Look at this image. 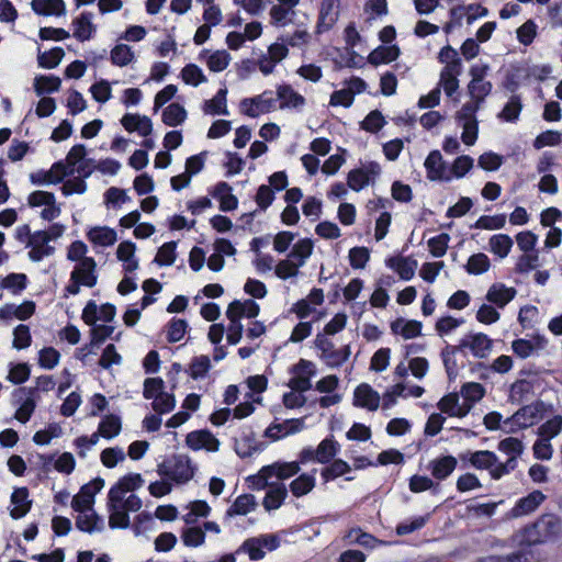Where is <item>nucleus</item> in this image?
<instances>
[{
  "instance_id": "obj_1",
  "label": "nucleus",
  "mask_w": 562,
  "mask_h": 562,
  "mask_svg": "<svg viewBox=\"0 0 562 562\" xmlns=\"http://www.w3.org/2000/svg\"><path fill=\"white\" fill-rule=\"evenodd\" d=\"M562 530L561 520L554 514H544L533 524L524 528L521 542L528 546L547 543L555 540Z\"/></svg>"
},
{
  "instance_id": "obj_2",
  "label": "nucleus",
  "mask_w": 562,
  "mask_h": 562,
  "mask_svg": "<svg viewBox=\"0 0 562 562\" xmlns=\"http://www.w3.org/2000/svg\"><path fill=\"white\" fill-rule=\"evenodd\" d=\"M195 465L186 454H173L158 464L157 472L177 484L189 482L195 473Z\"/></svg>"
},
{
  "instance_id": "obj_3",
  "label": "nucleus",
  "mask_w": 562,
  "mask_h": 562,
  "mask_svg": "<svg viewBox=\"0 0 562 562\" xmlns=\"http://www.w3.org/2000/svg\"><path fill=\"white\" fill-rule=\"evenodd\" d=\"M546 404L537 401L519 408L515 414L503 422L506 432L514 434L520 429L529 428L542 419Z\"/></svg>"
},
{
  "instance_id": "obj_4",
  "label": "nucleus",
  "mask_w": 562,
  "mask_h": 562,
  "mask_svg": "<svg viewBox=\"0 0 562 562\" xmlns=\"http://www.w3.org/2000/svg\"><path fill=\"white\" fill-rule=\"evenodd\" d=\"M280 546V538L274 533L260 535L246 539L237 549L236 553H244L251 561H258L265 558L266 552H271Z\"/></svg>"
},
{
  "instance_id": "obj_5",
  "label": "nucleus",
  "mask_w": 562,
  "mask_h": 562,
  "mask_svg": "<svg viewBox=\"0 0 562 562\" xmlns=\"http://www.w3.org/2000/svg\"><path fill=\"white\" fill-rule=\"evenodd\" d=\"M314 345L321 351L319 358L329 368L341 367L350 357V346L346 345L340 349H336L334 342L325 336V334H317L314 339Z\"/></svg>"
},
{
  "instance_id": "obj_6",
  "label": "nucleus",
  "mask_w": 562,
  "mask_h": 562,
  "mask_svg": "<svg viewBox=\"0 0 562 562\" xmlns=\"http://www.w3.org/2000/svg\"><path fill=\"white\" fill-rule=\"evenodd\" d=\"M498 450L508 456L506 462H499L497 469L493 472V479L499 480L504 475L514 471L518 464L517 459L524 452V443L515 437H508L498 442Z\"/></svg>"
},
{
  "instance_id": "obj_7",
  "label": "nucleus",
  "mask_w": 562,
  "mask_h": 562,
  "mask_svg": "<svg viewBox=\"0 0 562 562\" xmlns=\"http://www.w3.org/2000/svg\"><path fill=\"white\" fill-rule=\"evenodd\" d=\"M240 112L249 117H258L277 109V99L272 90H266L252 98H245L239 103Z\"/></svg>"
},
{
  "instance_id": "obj_8",
  "label": "nucleus",
  "mask_w": 562,
  "mask_h": 562,
  "mask_svg": "<svg viewBox=\"0 0 562 562\" xmlns=\"http://www.w3.org/2000/svg\"><path fill=\"white\" fill-rule=\"evenodd\" d=\"M300 472L299 462H274L270 465L263 467L256 477L259 488H266L269 480L276 477L277 480H286Z\"/></svg>"
},
{
  "instance_id": "obj_9",
  "label": "nucleus",
  "mask_w": 562,
  "mask_h": 562,
  "mask_svg": "<svg viewBox=\"0 0 562 562\" xmlns=\"http://www.w3.org/2000/svg\"><path fill=\"white\" fill-rule=\"evenodd\" d=\"M35 393L36 389L27 387H19L12 393L13 405L18 406L14 417L22 424L27 423L35 411Z\"/></svg>"
},
{
  "instance_id": "obj_10",
  "label": "nucleus",
  "mask_w": 562,
  "mask_h": 562,
  "mask_svg": "<svg viewBox=\"0 0 562 562\" xmlns=\"http://www.w3.org/2000/svg\"><path fill=\"white\" fill-rule=\"evenodd\" d=\"M461 352L469 350L475 358H486L492 350V339L483 333H470L459 341Z\"/></svg>"
},
{
  "instance_id": "obj_11",
  "label": "nucleus",
  "mask_w": 562,
  "mask_h": 562,
  "mask_svg": "<svg viewBox=\"0 0 562 562\" xmlns=\"http://www.w3.org/2000/svg\"><path fill=\"white\" fill-rule=\"evenodd\" d=\"M27 203L31 207L45 206L41 212V217L45 221H53L61 213L60 206L56 204L55 195L52 192L34 191L29 195Z\"/></svg>"
},
{
  "instance_id": "obj_12",
  "label": "nucleus",
  "mask_w": 562,
  "mask_h": 562,
  "mask_svg": "<svg viewBox=\"0 0 562 562\" xmlns=\"http://www.w3.org/2000/svg\"><path fill=\"white\" fill-rule=\"evenodd\" d=\"M381 172V167L375 161H370L369 164L362 166L361 168L352 169L349 171L347 177V186L359 192L363 188H366L371 180H373Z\"/></svg>"
},
{
  "instance_id": "obj_13",
  "label": "nucleus",
  "mask_w": 562,
  "mask_h": 562,
  "mask_svg": "<svg viewBox=\"0 0 562 562\" xmlns=\"http://www.w3.org/2000/svg\"><path fill=\"white\" fill-rule=\"evenodd\" d=\"M274 99L279 102L277 108L280 110L301 111L306 103L305 98L286 83L277 86Z\"/></svg>"
},
{
  "instance_id": "obj_14",
  "label": "nucleus",
  "mask_w": 562,
  "mask_h": 562,
  "mask_svg": "<svg viewBox=\"0 0 562 562\" xmlns=\"http://www.w3.org/2000/svg\"><path fill=\"white\" fill-rule=\"evenodd\" d=\"M187 446L194 450H206L209 452H216L220 449V440L206 429L194 430L186 437Z\"/></svg>"
},
{
  "instance_id": "obj_15",
  "label": "nucleus",
  "mask_w": 562,
  "mask_h": 562,
  "mask_svg": "<svg viewBox=\"0 0 562 562\" xmlns=\"http://www.w3.org/2000/svg\"><path fill=\"white\" fill-rule=\"evenodd\" d=\"M427 178L430 181H450L451 175L447 171L446 162L442 159V155L439 150H431L424 162Z\"/></svg>"
},
{
  "instance_id": "obj_16",
  "label": "nucleus",
  "mask_w": 562,
  "mask_h": 562,
  "mask_svg": "<svg viewBox=\"0 0 562 562\" xmlns=\"http://www.w3.org/2000/svg\"><path fill=\"white\" fill-rule=\"evenodd\" d=\"M48 243L49 233H46L45 231H37L33 233L32 237L29 239L27 245V247H31V250L29 251V258L34 262H38L43 258L52 256L55 251V248L49 246Z\"/></svg>"
},
{
  "instance_id": "obj_17",
  "label": "nucleus",
  "mask_w": 562,
  "mask_h": 562,
  "mask_svg": "<svg viewBox=\"0 0 562 562\" xmlns=\"http://www.w3.org/2000/svg\"><path fill=\"white\" fill-rule=\"evenodd\" d=\"M546 499V496L540 491H533L527 496L519 498L515 506L510 509L509 516L512 518H518L535 512Z\"/></svg>"
},
{
  "instance_id": "obj_18",
  "label": "nucleus",
  "mask_w": 562,
  "mask_h": 562,
  "mask_svg": "<svg viewBox=\"0 0 562 562\" xmlns=\"http://www.w3.org/2000/svg\"><path fill=\"white\" fill-rule=\"evenodd\" d=\"M517 291L515 288L506 286L504 283H493L485 295L488 303L497 308H504L510 301L515 299Z\"/></svg>"
},
{
  "instance_id": "obj_19",
  "label": "nucleus",
  "mask_w": 562,
  "mask_h": 562,
  "mask_svg": "<svg viewBox=\"0 0 562 562\" xmlns=\"http://www.w3.org/2000/svg\"><path fill=\"white\" fill-rule=\"evenodd\" d=\"M95 260L93 258L82 259L71 271V279H77L83 286L93 288L97 284Z\"/></svg>"
},
{
  "instance_id": "obj_20",
  "label": "nucleus",
  "mask_w": 562,
  "mask_h": 562,
  "mask_svg": "<svg viewBox=\"0 0 562 562\" xmlns=\"http://www.w3.org/2000/svg\"><path fill=\"white\" fill-rule=\"evenodd\" d=\"M458 465V459L453 456H442L428 463V470L432 477L443 481L449 477Z\"/></svg>"
},
{
  "instance_id": "obj_21",
  "label": "nucleus",
  "mask_w": 562,
  "mask_h": 562,
  "mask_svg": "<svg viewBox=\"0 0 562 562\" xmlns=\"http://www.w3.org/2000/svg\"><path fill=\"white\" fill-rule=\"evenodd\" d=\"M353 404L369 411H376L380 405V395L369 384H360L353 394Z\"/></svg>"
},
{
  "instance_id": "obj_22",
  "label": "nucleus",
  "mask_w": 562,
  "mask_h": 562,
  "mask_svg": "<svg viewBox=\"0 0 562 562\" xmlns=\"http://www.w3.org/2000/svg\"><path fill=\"white\" fill-rule=\"evenodd\" d=\"M76 527L83 532H101L104 529V520L98 516L94 509L77 512Z\"/></svg>"
},
{
  "instance_id": "obj_23",
  "label": "nucleus",
  "mask_w": 562,
  "mask_h": 562,
  "mask_svg": "<svg viewBox=\"0 0 562 562\" xmlns=\"http://www.w3.org/2000/svg\"><path fill=\"white\" fill-rule=\"evenodd\" d=\"M304 428L303 419H288L281 424H272L270 425L266 431V437L271 440H279L288 435L296 434Z\"/></svg>"
},
{
  "instance_id": "obj_24",
  "label": "nucleus",
  "mask_w": 562,
  "mask_h": 562,
  "mask_svg": "<svg viewBox=\"0 0 562 562\" xmlns=\"http://www.w3.org/2000/svg\"><path fill=\"white\" fill-rule=\"evenodd\" d=\"M11 504L10 516L13 519L24 517L32 506V501L29 499V490L26 487L15 488L11 494Z\"/></svg>"
},
{
  "instance_id": "obj_25",
  "label": "nucleus",
  "mask_w": 562,
  "mask_h": 562,
  "mask_svg": "<svg viewBox=\"0 0 562 562\" xmlns=\"http://www.w3.org/2000/svg\"><path fill=\"white\" fill-rule=\"evenodd\" d=\"M35 312V303L32 301H25L20 305L5 304L0 307V319L9 321L13 317L25 321L30 318Z\"/></svg>"
},
{
  "instance_id": "obj_26",
  "label": "nucleus",
  "mask_w": 562,
  "mask_h": 562,
  "mask_svg": "<svg viewBox=\"0 0 562 562\" xmlns=\"http://www.w3.org/2000/svg\"><path fill=\"white\" fill-rule=\"evenodd\" d=\"M438 408L449 416L464 417L471 409V404H460L457 393H449L438 402Z\"/></svg>"
},
{
  "instance_id": "obj_27",
  "label": "nucleus",
  "mask_w": 562,
  "mask_h": 562,
  "mask_svg": "<svg viewBox=\"0 0 562 562\" xmlns=\"http://www.w3.org/2000/svg\"><path fill=\"white\" fill-rule=\"evenodd\" d=\"M386 266L397 272L402 280L408 281L415 276L417 260L409 257H391L385 261Z\"/></svg>"
},
{
  "instance_id": "obj_28",
  "label": "nucleus",
  "mask_w": 562,
  "mask_h": 562,
  "mask_svg": "<svg viewBox=\"0 0 562 562\" xmlns=\"http://www.w3.org/2000/svg\"><path fill=\"white\" fill-rule=\"evenodd\" d=\"M268 491L266 492V496L263 498L262 505L266 510H274L281 507L286 495L288 490L282 483H270L266 486Z\"/></svg>"
},
{
  "instance_id": "obj_29",
  "label": "nucleus",
  "mask_w": 562,
  "mask_h": 562,
  "mask_svg": "<svg viewBox=\"0 0 562 562\" xmlns=\"http://www.w3.org/2000/svg\"><path fill=\"white\" fill-rule=\"evenodd\" d=\"M259 312L260 307L255 301L250 299L243 302L235 300L228 305L226 316L233 315L239 319L241 317L255 318L258 316Z\"/></svg>"
},
{
  "instance_id": "obj_30",
  "label": "nucleus",
  "mask_w": 562,
  "mask_h": 562,
  "mask_svg": "<svg viewBox=\"0 0 562 562\" xmlns=\"http://www.w3.org/2000/svg\"><path fill=\"white\" fill-rule=\"evenodd\" d=\"M297 12L295 8L284 4H274L270 9L271 23L279 27H285L296 22Z\"/></svg>"
},
{
  "instance_id": "obj_31",
  "label": "nucleus",
  "mask_w": 562,
  "mask_h": 562,
  "mask_svg": "<svg viewBox=\"0 0 562 562\" xmlns=\"http://www.w3.org/2000/svg\"><path fill=\"white\" fill-rule=\"evenodd\" d=\"M92 13L86 11L82 12L80 16L74 21V36L79 42L89 41L95 32V27L92 24Z\"/></svg>"
},
{
  "instance_id": "obj_32",
  "label": "nucleus",
  "mask_w": 562,
  "mask_h": 562,
  "mask_svg": "<svg viewBox=\"0 0 562 562\" xmlns=\"http://www.w3.org/2000/svg\"><path fill=\"white\" fill-rule=\"evenodd\" d=\"M499 465L498 457L490 450L474 451V457L471 460V467L476 470H488L493 477V472Z\"/></svg>"
},
{
  "instance_id": "obj_33",
  "label": "nucleus",
  "mask_w": 562,
  "mask_h": 562,
  "mask_svg": "<svg viewBox=\"0 0 562 562\" xmlns=\"http://www.w3.org/2000/svg\"><path fill=\"white\" fill-rule=\"evenodd\" d=\"M293 24L295 25L294 31L292 33L284 32L278 37V40L286 43L288 46L292 47H301L307 44L311 36L306 25L301 21Z\"/></svg>"
},
{
  "instance_id": "obj_34",
  "label": "nucleus",
  "mask_w": 562,
  "mask_h": 562,
  "mask_svg": "<svg viewBox=\"0 0 562 562\" xmlns=\"http://www.w3.org/2000/svg\"><path fill=\"white\" fill-rule=\"evenodd\" d=\"M227 89L222 88L220 89L213 99L206 100L203 103V112L205 114L211 115H228V109H227Z\"/></svg>"
},
{
  "instance_id": "obj_35",
  "label": "nucleus",
  "mask_w": 562,
  "mask_h": 562,
  "mask_svg": "<svg viewBox=\"0 0 562 562\" xmlns=\"http://www.w3.org/2000/svg\"><path fill=\"white\" fill-rule=\"evenodd\" d=\"M87 237L92 244L103 247L114 245L117 239L116 232L108 226H97L91 228L87 233Z\"/></svg>"
},
{
  "instance_id": "obj_36",
  "label": "nucleus",
  "mask_w": 562,
  "mask_h": 562,
  "mask_svg": "<svg viewBox=\"0 0 562 562\" xmlns=\"http://www.w3.org/2000/svg\"><path fill=\"white\" fill-rule=\"evenodd\" d=\"M86 147L82 144H77L70 148L68 151L65 161L67 165L75 169L80 176L88 177L90 171H87L85 168V157H86Z\"/></svg>"
},
{
  "instance_id": "obj_37",
  "label": "nucleus",
  "mask_w": 562,
  "mask_h": 562,
  "mask_svg": "<svg viewBox=\"0 0 562 562\" xmlns=\"http://www.w3.org/2000/svg\"><path fill=\"white\" fill-rule=\"evenodd\" d=\"M313 248L314 244L310 238L300 239L294 244L288 257L301 268L311 257Z\"/></svg>"
},
{
  "instance_id": "obj_38",
  "label": "nucleus",
  "mask_w": 562,
  "mask_h": 562,
  "mask_svg": "<svg viewBox=\"0 0 562 562\" xmlns=\"http://www.w3.org/2000/svg\"><path fill=\"white\" fill-rule=\"evenodd\" d=\"M315 473L314 469L311 473H303L293 480L290 484V491L295 497H302L308 494L315 487Z\"/></svg>"
},
{
  "instance_id": "obj_39",
  "label": "nucleus",
  "mask_w": 562,
  "mask_h": 562,
  "mask_svg": "<svg viewBox=\"0 0 562 562\" xmlns=\"http://www.w3.org/2000/svg\"><path fill=\"white\" fill-rule=\"evenodd\" d=\"M32 10L40 15H63L65 3L63 0H32Z\"/></svg>"
},
{
  "instance_id": "obj_40",
  "label": "nucleus",
  "mask_w": 562,
  "mask_h": 562,
  "mask_svg": "<svg viewBox=\"0 0 562 562\" xmlns=\"http://www.w3.org/2000/svg\"><path fill=\"white\" fill-rule=\"evenodd\" d=\"M493 85L488 80L484 81H470L468 83V94L471 98V102L482 106L485 99L491 94Z\"/></svg>"
},
{
  "instance_id": "obj_41",
  "label": "nucleus",
  "mask_w": 562,
  "mask_h": 562,
  "mask_svg": "<svg viewBox=\"0 0 562 562\" xmlns=\"http://www.w3.org/2000/svg\"><path fill=\"white\" fill-rule=\"evenodd\" d=\"M398 56L400 48L397 46H379L370 53L368 60L371 65L378 66L381 64H389L395 60Z\"/></svg>"
},
{
  "instance_id": "obj_42",
  "label": "nucleus",
  "mask_w": 562,
  "mask_h": 562,
  "mask_svg": "<svg viewBox=\"0 0 562 562\" xmlns=\"http://www.w3.org/2000/svg\"><path fill=\"white\" fill-rule=\"evenodd\" d=\"M340 445L333 436L323 439L316 448V462L328 463L339 452Z\"/></svg>"
},
{
  "instance_id": "obj_43",
  "label": "nucleus",
  "mask_w": 562,
  "mask_h": 562,
  "mask_svg": "<svg viewBox=\"0 0 562 562\" xmlns=\"http://www.w3.org/2000/svg\"><path fill=\"white\" fill-rule=\"evenodd\" d=\"M338 13L334 10V1L326 0L322 3L318 22H317V32L323 33L328 31L337 21Z\"/></svg>"
},
{
  "instance_id": "obj_44",
  "label": "nucleus",
  "mask_w": 562,
  "mask_h": 562,
  "mask_svg": "<svg viewBox=\"0 0 562 562\" xmlns=\"http://www.w3.org/2000/svg\"><path fill=\"white\" fill-rule=\"evenodd\" d=\"M535 385L528 380H518L512 384L509 400L512 403L521 404L528 401L533 394Z\"/></svg>"
},
{
  "instance_id": "obj_45",
  "label": "nucleus",
  "mask_w": 562,
  "mask_h": 562,
  "mask_svg": "<svg viewBox=\"0 0 562 562\" xmlns=\"http://www.w3.org/2000/svg\"><path fill=\"white\" fill-rule=\"evenodd\" d=\"M263 447L258 443L252 432L243 436L240 439H236L235 450L236 453L241 458H248L252 454L262 451Z\"/></svg>"
},
{
  "instance_id": "obj_46",
  "label": "nucleus",
  "mask_w": 562,
  "mask_h": 562,
  "mask_svg": "<svg viewBox=\"0 0 562 562\" xmlns=\"http://www.w3.org/2000/svg\"><path fill=\"white\" fill-rule=\"evenodd\" d=\"M522 110V102L519 95L513 94L503 110L498 113L497 117L505 122L515 123L518 121Z\"/></svg>"
},
{
  "instance_id": "obj_47",
  "label": "nucleus",
  "mask_w": 562,
  "mask_h": 562,
  "mask_svg": "<svg viewBox=\"0 0 562 562\" xmlns=\"http://www.w3.org/2000/svg\"><path fill=\"white\" fill-rule=\"evenodd\" d=\"M256 498L251 494L239 495L233 505L227 509L226 515L232 517L235 515H247L256 508Z\"/></svg>"
},
{
  "instance_id": "obj_48",
  "label": "nucleus",
  "mask_w": 562,
  "mask_h": 562,
  "mask_svg": "<svg viewBox=\"0 0 562 562\" xmlns=\"http://www.w3.org/2000/svg\"><path fill=\"white\" fill-rule=\"evenodd\" d=\"M429 519H430V514H426L423 516H415V517L405 519L396 526V529H395L396 535L397 536H406V535L413 533L417 530H420L422 528H424L426 526V524L429 521Z\"/></svg>"
},
{
  "instance_id": "obj_49",
  "label": "nucleus",
  "mask_w": 562,
  "mask_h": 562,
  "mask_svg": "<svg viewBox=\"0 0 562 562\" xmlns=\"http://www.w3.org/2000/svg\"><path fill=\"white\" fill-rule=\"evenodd\" d=\"M513 239L506 234H496L490 238V251L499 258H505L510 252Z\"/></svg>"
},
{
  "instance_id": "obj_50",
  "label": "nucleus",
  "mask_w": 562,
  "mask_h": 562,
  "mask_svg": "<svg viewBox=\"0 0 562 562\" xmlns=\"http://www.w3.org/2000/svg\"><path fill=\"white\" fill-rule=\"evenodd\" d=\"M187 119L186 109L179 103L169 104L162 112V122L168 126H178Z\"/></svg>"
},
{
  "instance_id": "obj_51",
  "label": "nucleus",
  "mask_w": 562,
  "mask_h": 562,
  "mask_svg": "<svg viewBox=\"0 0 562 562\" xmlns=\"http://www.w3.org/2000/svg\"><path fill=\"white\" fill-rule=\"evenodd\" d=\"M110 58L113 65L125 67L134 60L135 55L128 45L117 44L111 49Z\"/></svg>"
},
{
  "instance_id": "obj_52",
  "label": "nucleus",
  "mask_w": 562,
  "mask_h": 562,
  "mask_svg": "<svg viewBox=\"0 0 562 562\" xmlns=\"http://www.w3.org/2000/svg\"><path fill=\"white\" fill-rule=\"evenodd\" d=\"M61 81L58 77L49 75V76H37L34 82V90L37 95H42L44 93H53L59 90Z\"/></svg>"
},
{
  "instance_id": "obj_53",
  "label": "nucleus",
  "mask_w": 562,
  "mask_h": 562,
  "mask_svg": "<svg viewBox=\"0 0 562 562\" xmlns=\"http://www.w3.org/2000/svg\"><path fill=\"white\" fill-rule=\"evenodd\" d=\"M460 351L459 346H446L441 351V358L443 361V366L446 372L448 374L449 380L456 379L458 375V364L456 360V353Z\"/></svg>"
},
{
  "instance_id": "obj_54",
  "label": "nucleus",
  "mask_w": 562,
  "mask_h": 562,
  "mask_svg": "<svg viewBox=\"0 0 562 562\" xmlns=\"http://www.w3.org/2000/svg\"><path fill=\"white\" fill-rule=\"evenodd\" d=\"M491 267V262L488 257L483 254L479 252L475 255H472L465 265V270L469 274H482L486 272Z\"/></svg>"
},
{
  "instance_id": "obj_55",
  "label": "nucleus",
  "mask_w": 562,
  "mask_h": 562,
  "mask_svg": "<svg viewBox=\"0 0 562 562\" xmlns=\"http://www.w3.org/2000/svg\"><path fill=\"white\" fill-rule=\"evenodd\" d=\"M98 429L103 438L111 439L120 434L121 419L115 415H108L100 422Z\"/></svg>"
},
{
  "instance_id": "obj_56",
  "label": "nucleus",
  "mask_w": 562,
  "mask_h": 562,
  "mask_svg": "<svg viewBox=\"0 0 562 562\" xmlns=\"http://www.w3.org/2000/svg\"><path fill=\"white\" fill-rule=\"evenodd\" d=\"M211 369L209 356H198L191 360L188 373L193 380L204 378Z\"/></svg>"
},
{
  "instance_id": "obj_57",
  "label": "nucleus",
  "mask_w": 562,
  "mask_h": 562,
  "mask_svg": "<svg viewBox=\"0 0 562 562\" xmlns=\"http://www.w3.org/2000/svg\"><path fill=\"white\" fill-rule=\"evenodd\" d=\"M65 53L61 47H54L48 52L38 54V65L42 68L53 69L59 65Z\"/></svg>"
},
{
  "instance_id": "obj_58",
  "label": "nucleus",
  "mask_w": 562,
  "mask_h": 562,
  "mask_svg": "<svg viewBox=\"0 0 562 562\" xmlns=\"http://www.w3.org/2000/svg\"><path fill=\"white\" fill-rule=\"evenodd\" d=\"M350 470L351 468L346 461L336 459L330 463V465L324 468L321 474L325 482H329L350 472Z\"/></svg>"
},
{
  "instance_id": "obj_59",
  "label": "nucleus",
  "mask_w": 562,
  "mask_h": 562,
  "mask_svg": "<svg viewBox=\"0 0 562 562\" xmlns=\"http://www.w3.org/2000/svg\"><path fill=\"white\" fill-rule=\"evenodd\" d=\"M506 218L507 217L505 214H497L493 216L482 215L474 223L473 227L488 231L502 229L505 227Z\"/></svg>"
},
{
  "instance_id": "obj_60",
  "label": "nucleus",
  "mask_w": 562,
  "mask_h": 562,
  "mask_svg": "<svg viewBox=\"0 0 562 562\" xmlns=\"http://www.w3.org/2000/svg\"><path fill=\"white\" fill-rule=\"evenodd\" d=\"M210 512L211 507L205 501H194L190 504V512L183 516V520L187 525H193L199 517H207Z\"/></svg>"
},
{
  "instance_id": "obj_61",
  "label": "nucleus",
  "mask_w": 562,
  "mask_h": 562,
  "mask_svg": "<svg viewBox=\"0 0 562 562\" xmlns=\"http://www.w3.org/2000/svg\"><path fill=\"white\" fill-rule=\"evenodd\" d=\"M562 430V416L555 415L551 419L543 423L538 428V435L539 437L546 438L551 440L555 436H558Z\"/></svg>"
},
{
  "instance_id": "obj_62",
  "label": "nucleus",
  "mask_w": 562,
  "mask_h": 562,
  "mask_svg": "<svg viewBox=\"0 0 562 562\" xmlns=\"http://www.w3.org/2000/svg\"><path fill=\"white\" fill-rule=\"evenodd\" d=\"M127 201H130V196L123 189L111 187L104 193V203L106 207L119 209Z\"/></svg>"
},
{
  "instance_id": "obj_63",
  "label": "nucleus",
  "mask_w": 562,
  "mask_h": 562,
  "mask_svg": "<svg viewBox=\"0 0 562 562\" xmlns=\"http://www.w3.org/2000/svg\"><path fill=\"white\" fill-rule=\"evenodd\" d=\"M176 241L165 243L159 249L154 259V262L159 266H171L176 260Z\"/></svg>"
},
{
  "instance_id": "obj_64",
  "label": "nucleus",
  "mask_w": 562,
  "mask_h": 562,
  "mask_svg": "<svg viewBox=\"0 0 562 562\" xmlns=\"http://www.w3.org/2000/svg\"><path fill=\"white\" fill-rule=\"evenodd\" d=\"M476 562H530V560L525 551L519 550L505 555L491 554L482 557Z\"/></svg>"
}]
</instances>
